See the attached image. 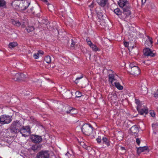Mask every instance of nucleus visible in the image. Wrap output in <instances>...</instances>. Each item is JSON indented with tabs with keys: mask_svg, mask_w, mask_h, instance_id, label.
<instances>
[{
	"mask_svg": "<svg viewBox=\"0 0 158 158\" xmlns=\"http://www.w3.org/2000/svg\"><path fill=\"white\" fill-rule=\"evenodd\" d=\"M30 139L32 142L35 143H38L42 141L41 136L36 135H30Z\"/></svg>",
	"mask_w": 158,
	"mask_h": 158,
	"instance_id": "obj_8",
	"label": "nucleus"
},
{
	"mask_svg": "<svg viewBox=\"0 0 158 158\" xmlns=\"http://www.w3.org/2000/svg\"><path fill=\"white\" fill-rule=\"evenodd\" d=\"M113 84L119 90H122L123 89V87L118 82H114Z\"/></svg>",
	"mask_w": 158,
	"mask_h": 158,
	"instance_id": "obj_26",
	"label": "nucleus"
},
{
	"mask_svg": "<svg viewBox=\"0 0 158 158\" xmlns=\"http://www.w3.org/2000/svg\"><path fill=\"white\" fill-rule=\"evenodd\" d=\"M92 50L94 52L100 51V49L95 45L93 44L90 47Z\"/></svg>",
	"mask_w": 158,
	"mask_h": 158,
	"instance_id": "obj_31",
	"label": "nucleus"
},
{
	"mask_svg": "<svg viewBox=\"0 0 158 158\" xmlns=\"http://www.w3.org/2000/svg\"><path fill=\"white\" fill-rule=\"evenodd\" d=\"M6 2L4 0H0V7L6 8Z\"/></svg>",
	"mask_w": 158,
	"mask_h": 158,
	"instance_id": "obj_27",
	"label": "nucleus"
},
{
	"mask_svg": "<svg viewBox=\"0 0 158 158\" xmlns=\"http://www.w3.org/2000/svg\"><path fill=\"white\" fill-rule=\"evenodd\" d=\"M44 54V52L43 51L40 50L38 51L37 53H34L33 55V57L35 59H38L40 56H41Z\"/></svg>",
	"mask_w": 158,
	"mask_h": 158,
	"instance_id": "obj_15",
	"label": "nucleus"
},
{
	"mask_svg": "<svg viewBox=\"0 0 158 158\" xmlns=\"http://www.w3.org/2000/svg\"><path fill=\"white\" fill-rule=\"evenodd\" d=\"M142 5H143L145 3L146 0H141Z\"/></svg>",
	"mask_w": 158,
	"mask_h": 158,
	"instance_id": "obj_49",
	"label": "nucleus"
},
{
	"mask_svg": "<svg viewBox=\"0 0 158 158\" xmlns=\"http://www.w3.org/2000/svg\"><path fill=\"white\" fill-rule=\"evenodd\" d=\"M69 94H71V96H70V97H69V96H68V98H71V96H72V92H69Z\"/></svg>",
	"mask_w": 158,
	"mask_h": 158,
	"instance_id": "obj_53",
	"label": "nucleus"
},
{
	"mask_svg": "<svg viewBox=\"0 0 158 158\" xmlns=\"http://www.w3.org/2000/svg\"><path fill=\"white\" fill-rule=\"evenodd\" d=\"M11 22L13 25H15L17 27H19L21 24L20 22L17 20H15L13 19H11Z\"/></svg>",
	"mask_w": 158,
	"mask_h": 158,
	"instance_id": "obj_25",
	"label": "nucleus"
},
{
	"mask_svg": "<svg viewBox=\"0 0 158 158\" xmlns=\"http://www.w3.org/2000/svg\"><path fill=\"white\" fill-rule=\"evenodd\" d=\"M158 127V123H156L154 124H152V127L153 129H156L157 127Z\"/></svg>",
	"mask_w": 158,
	"mask_h": 158,
	"instance_id": "obj_39",
	"label": "nucleus"
},
{
	"mask_svg": "<svg viewBox=\"0 0 158 158\" xmlns=\"http://www.w3.org/2000/svg\"><path fill=\"white\" fill-rule=\"evenodd\" d=\"M65 109V111L67 114H77V112L76 109L69 106L66 107Z\"/></svg>",
	"mask_w": 158,
	"mask_h": 158,
	"instance_id": "obj_11",
	"label": "nucleus"
},
{
	"mask_svg": "<svg viewBox=\"0 0 158 158\" xmlns=\"http://www.w3.org/2000/svg\"><path fill=\"white\" fill-rule=\"evenodd\" d=\"M38 158H48L49 154L48 151H41L38 154Z\"/></svg>",
	"mask_w": 158,
	"mask_h": 158,
	"instance_id": "obj_9",
	"label": "nucleus"
},
{
	"mask_svg": "<svg viewBox=\"0 0 158 158\" xmlns=\"http://www.w3.org/2000/svg\"><path fill=\"white\" fill-rule=\"evenodd\" d=\"M89 6L91 8L93 7H94L93 3L92 2L90 5H89Z\"/></svg>",
	"mask_w": 158,
	"mask_h": 158,
	"instance_id": "obj_52",
	"label": "nucleus"
},
{
	"mask_svg": "<svg viewBox=\"0 0 158 158\" xmlns=\"http://www.w3.org/2000/svg\"><path fill=\"white\" fill-rule=\"evenodd\" d=\"M124 44L125 47H128L129 43L128 42H124Z\"/></svg>",
	"mask_w": 158,
	"mask_h": 158,
	"instance_id": "obj_43",
	"label": "nucleus"
},
{
	"mask_svg": "<svg viewBox=\"0 0 158 158\" xmlns=\"http://www.w3.org/2000/svg\"><path fill=\"white\" fill-rule=\"evenodd\" d=\"M117 95L115 93L109 94L108 98L109 100L112 102H114L117 98Z\"/></svg>",
	"mask_w": 158,
	"mask_h": 158,
	"instance_id": "obj_14",
	"label": "nucleus"
},
{
	"mask_svg": "<svg viewBox=\"0 0 158 158\" xmlns=\"http://www.w3.org/2000/svg\"><path fill=\"white\" fill-rule=\"evenodd\" d=\"M12 120V116L5 114L3 115L0 117V124L3 125L8 124L10 123Z\"/></svg>",
	"mask_w": 158,
	"mask_h": 158,
	"instance_id": "obj_3",
	"label": "nucleus"
},
{
	"mask_svg": "<svg viewBox=\"0 0 158 158\" xmlns=\"http://www.w3.org/2000/svg\"><path fill=\"white\" fill-rule=\"evenodd\" d=\"M28 28H26V29H25V30L26 31H27V32L28 33H29L30 32V29H29V27H28Z\"/></svg>",
	"mask_w": 158,
	"mask_h": 158,
	"instance_id": "obj_45",
	"label": "nucleus"
},
{
	"mask_svg": "<svg viewBox=\"0 0 158 158\" xmlns=\"http://www.w3.org/2000/svg\"><path fill=\"white\" fill-rule=\"evenodd\" d=\"M86 41L88 45H89L90 47L92 45L94 44L89 39H86Z\"/></svg>",
	"mask_w": 158,
	"mask_h": 158,
	"instance_id": "obj_38",
	"label": "nucleus"
},
{
	"mask_svg": "<svg viewBox=\"0 0 158 158\" xmlns=\"http://www.w3.org/2000/svg\"><path fill=\"white\" fill-rule=\"evenodd\" d=\"M136 142L137 144L138 145H139V144H140V140H139V139L137 138V139H136Z\"/></svg>",
	"mask_w": 158,
	"mask_h": 158,
	"instance_id": "obj_44",
	"label": "nucleus"
},
{
	"mask_svg": "<svg viewBox=\"0 0 158 158\" xmlns=\"http://www.w3.org/2000/svg\"><path fill=\"white\" fill-rule=\"evenodd\" d=\"M158 94L155 93V94H154V96L155 97V98L158 97Z\"/></svg>",
	"mask_w": 158,
	"mask_h": 158,
	"instance_id": "obj_50",
	"label": "nucleus"
},
{
	"mask_svg": "<svg viewBox=\"0 0 158 158\" xmlns=\"http://www.w3.org/2000/svg\"><path fill=\"white\" fill-rule=\"evenodd\" d=\"M114 12L118 15H121L122 14L121 11L118 8L115 9L114 10Z\"/></svg>",
	"mask_w": 158,
	"mask_h": 158,
	"instance_id": "obj_33",
	"label": "nucleus"
},
{
	"mask_svg": "<svg viewBox=\"0 0 158 158\" xmlns=\"http://www.w3.org/2000/svg\"><path fill=\"white\" fill-rule=\"evenodd\" d=\"M30 118L32 119V118H32V117H31V118Z\"/></svg>",
	"mask_w": 158,
	"mask_h": 158,
	"instance_id": "obj_56",
	"label": "nucleus"
},
{
	"mask_svg": "<svg viewBox=\"0 0 158 158\" xmlns=\"http://www.w3.org/2000/svg\"><path fill=\"white\" fill-rule=\"evenodd\" d=\"M30 5L29 0H23L21 1L20 10H26Z\"/></svg>",
	"mask_w": 158,
	"mask_h": 158,
	"instance_id": "obj_6",
	"label": "nucleus"
},
{
	"mask_svg": "<svg viewBox=\"0 0 158 158\" xmlns=\"http://www.w3.org/2000/svg\"><path fill=\"white\" fill-rule=\"evenodd\" d=\"M17 45L18 44L17 42H13L9 43L8 46L9 48H12L17 46Z\"/></svg>",
	"mask_w": 158,
	"mask_h": 158,
	"instance_id": "obj_30",
	"label": "nucleus"
},
{
	"mask_svg": "<svg viewBox=\"0 0 158 158\" xmlns=\"http://www.w3.org/2000/svg\"><path fill=\"white\" fill-rule=\"evenodd\" d=\"M81 131L85 135H89L92 131V126L90 124H85L81 128Z\"/></svg>",
	"mask_w": 158,
	"mask_h": 158,
	"instance_id": "obj_2",
	"label": "nucleus"
},
{
	"mask_svg": "<svg viewBox=\"0 0 158 158\" xmlns=\"http://www.w3.org/2000/svg\"><path fill=\"white\" fill-rule=\"evenodd\" d=\"M41 146L39 144H35L32 146L31 149L34 151L37 150L41 148Z\"/></svg>",
	"mask_w": 158,
	"mask_h": 158,
	"instance_id": "obj_29",
	"label": "nucleus"
},
{
	"mask_svg": "<svg viewBox=\"0 0 158 158\" xmlns=\"http://www.w3.org/2000/svg\"><path fill=\"white\" fill-rule=\"evenodd\" d=\"M117 137L120 139H122L123 138V134L121 131H118L117 134Z\"/></svg>",
	"mask_w": 158,
	"mask_h": 158,
	"instance_id": "obj_34",
	"label": "nucleus"
},
{
	"mask_svg": "<svg viewBox=\"0 0 158 158\" xmlns=\"http://www.w3.org/2000/svg\"><path fill=\"white\" fill-rule=\"evenodd\" d=\"M19 81H23L27 77L26 75L22 73H19Z\"/></svg>",
	"mask_w": 158,
	"mask_h": 158,
	"instance_id": "obj_32",
	"label": "nucleus"
},
{
	"mask_svg": "<svg viewBox=\"0 0 158 158\" xmlns=\"http://www.w3.org/2000/svg\"><path fill=\"white\" fill-rule=\"evenodd\" d=\"M136 103L138 105V106H139V105L140 103L139 101L138 100H136Z\"/></svg>",
	"mask_w": 158,
	"mask_h": 158,
	"instance_id": "obj_48",
	"label": "nucleus"
},
{
	"mask_svg": "<svg viewBox=\"0 0 158 158\" xmlns=\"http://www.w3.org/2000/svg\"><path fill=\"white\" fill-rule=\"evenodd\" d=\"M102 143L103 145V148H105L104 145L108 147L110 145V141L106 137H103L102 139Z\"/></svg>",
	"mask_w": 158,
	"mask_h": 158,
	"instance_id": "obj_17",
	"label": "nucleus"
},
{
	"mask_svg": "<svg viewBox=\"0 0 158 158\" xmlns=\"http://www.w3.org/2000/svg\"><path fill=\"white\" fill-rule=\"evenodd\" d=\"M141 89L143 93H146L148 92L147 89L145 86H141Z\"/></svg>",
	"mask_w": 158,
	"mask_h": 158,
	"instance_id": "obj_35",
	"label": "nucleus"
},
{
	"mask_svg": "<svg viewBox=\"0 0 158 158\" xmlns=\"http://www.w3.org/2000/svg\"><path fill=\"white\" fill-rule=\"evenodd\" d=\"M98 17L100 19L99 21L100 22V24L102 25H105L106 23L105 22V20L103 18V15L102 14H100L98 15Z\"/></svg>",
	"mask_w": 158,
	"mask_h": 158,
	"instance_id": "obj_20",
	"label": "nucleus"
},
{
	"mask_svg": "<svg viewBox=\"0 0 158 158\" xmlns=\"http://www.w3.org/2000/svg\"><path fill=\"white\" fill-rule=\"evenodd\" d=\"M130 67L131 68L130 72L131 74L136 76L140 73L139 69L138 67L136 66H132V64H130Z\"/></svg>",
	"mask_w": 158,
	"mask_h": 158,
	"instance_id": "obj_4",
	"label": "nucleus"
},
{
	"mask_svg": "<svg viewBox=\"0 0 158 158\" xmlns=\"http://www.w3.org/2000/svg\"><path fill=\"white\" fill-rule=\"evenodd\" d=\"M83 77V75L82 74H81V76L79 77H77L76 78L75 81V82L76 84H77V83L78 82V80H80V79H81Z\"/></svg>",
	"mask_w": 158,
	"mask_h": 158,
	"instance_id": "obj_37",
	"label": "nucleus"
},
{
	"mask_svg": "<svg viewBox=\"0 0 158 158\" xmlns=\"http://www.w3.org/2000/svg\"><path fill=\"white\" fill-rule=\"evenodd\" d=\"M34 30V28L33 27H30V31H33Z\"/></svg>",
	"mask_w": 158,
	"mask_h": 158,
	"instance_id": "obj_47",
	"label": "nucleus"
},
{
	"mask_svg": "<svg viewBox=\"0 0 158 158\" xmlns=\"http://www.w3.org/2000/svg\"><path fill=\"white\" fill-rule=\"evenodd\" d=\"M137 109L139 114L141 115H143L144 114H146L148 113V110L146 107H144L140 109L139 106H137Z\"/></svg>",
	"mask_w": 158,
	"mask_h": 158,
	"instance_id": "obj_13",
	"label": "nucleus"
},
{
	"mask_svg": "<svg viewBox=\"0 0 158 158\" xmlns=\"http://www.w3.org/2000/svg\"><path fill=\"white\" fill-rule=\"evenodd\" d=\"M148 150V148L146 146L143 147H140L137 148V152L138 154L139 155L141 152H144L146 150Z\"/></svg>",
	"mask_w": 158,
	"mask_h": 158,
	"instance_id": "obj_19",
	"label": "nucleus"
},
{
	"mask_svg": "<svg viewBox=\"0 0 158 158\" xmlns=\"http://www.w3.org/2000/svg\"><path fill=\"white\" fill-rule=\"evenodd\" d=\"M107 1V0H98V3L101 6L104 7L106 4Z\"/></svg>",
	"mask_w": 158,
	"mask_h": 158,
	"instance_id": "obj_23",
	"label": "nucleus"
},
{
	"mask_svg": "<svg viewBox=\"0 0 158 158\" xmlns=\"http://www.w3.org/2000/svg\"><path fill=\"white\" fill-rule=\"evenodd\" d=\"M67 110H68V111H69V109H67Z\"/></svg>",
	"mask_w": 158,
	"mask_h": 158,
	"instance_id": "obj_57",
	"label": "nucleus"
},
{
	"mask_svg": "<svg viewBox=\"0 0 158 158\" xmlns=\"http://www.w3.org/2000/svg\"><path fill=\"white\" fill-rule=\"evenodd\" d=\"M119 6L123 8V13L122 17L124 20L127 21L130 18L131 12L130 10L131 8L127 0H119L118 2Z\"/></svg>",
	"mask_w": 158,
	"mask_h": 158,
	"instance_id": "obj_1",
	"label": "nucleus"
},
{
	"mask_svg": "<svg viewBox=\"0 0 158 158\" xmlns=\"http://www.w3.org/2000/svg\"><path fill=\"white\" fill-rule=\"evenodd\" d=\"M42 1L44 2H48L47 0H42Z\"/></svg>",
	"mask_w": 158,
	"mask_h": 158,
	"instance_id": "obj_54",
	"label": "nucleus"
},
{
	"mask_svg": "<svg viewBox=\"0 0 158 158\" xmlns=\"http://www.w3.org/2000/svg\"><path fill=\"white\" fill-rule=\"evenodd\" d=\"M157 44H158V40H157Z\"/></svg>",
	"mask_w": 158,
	"mask_h": 158,
	"instance_id": "obj_58",
	"label": "nucleus"
},
{
	"mask_svg": "<svg viewBox=\"0 0 158 158\" xmlns=\"http://www.w3.org/2000/svg\"><path fill=\"white\" fill-rule=\"evenodd\" d=\"M150 114H151V116L152 117H154L155 115V113L153 111H152L150 112Z\"/></svg>",
	"mask_w": 158,
	"mask_h": 158,
	"instance_id": "obj_40",
	"label": "nucleus"
},
{
	"mask_svg": "<svg viewBox=\"0 0 158 158\" xmlns=\"http://www.w3.org/2000/svg\"><path fill=\"white\" fill-rule=\"evenodd\" d=\"M20 4L21 1L17 0L13 2L12 4H13L14 5V6H15L16 9H17L20 10Z\"/></svg>",
	"mask_w": 158,
	"mask_h": 158,
	"instance_id": "obj_18",
	"label": "nucleus"
},
{
	"mask_svg": "<svg viewBox=\"0 0 158 158\" xmlns=\"http://www.w3.org/2000/svg\"><path fill=\"white\" fill-rule=\"evenodd\" d=\"M130 64H132V66H134L133 65V63H132Z\"/></svg>",
	"mask_w": 158,
	"mask_h": 158,
	"instance_id": "obj_55",
	"label": "nucleus"
},
{
	"mask_svg": "<svg viewBox=\"0 0 158 158\" xmlns=\"http://www.w3.org/2000/svg\"><path fill=\"white\" fill-rule=\"evenodd\" d=\"M44 60L48 64H50L51 62V57L49 56H45L44 59Z\"/></svg>",
	"mask_w": 158,
	"mask_h": 158,
	"instance_id": "obj_28",
	"label": "nucleus"
},
{
	"mask_svg": "<svg viewBox=\"0 0 158 158\" xmlns=\"http://www.w3.org/2000/svg\"><path fill=\"white\" fill-rule=\"evenodd\" d=\"M149 6H150V7L152 8H153L154 7H155V6L153 4H152V3L151 4H150V5H149Z\"/></svg>",
	"mask_w": 158,
	"mask_h": 158,
	"instance_id": "obj_46",
	"label": "nucleus"
},
{
	"mask_svg": "<svg viewBox=\"0 0 158 158\" xmlns=\"http://www.w3.org/2000/svg\"><path fill=\"white\" fill-rule=\"evenodd\" d=\"M148 39L145 42V45L146 46L148 47H152V44L153 41H152V38L148 37Z\"/></svg>",
	"mask_w": 158,
	"mask_h": 158,
	"instance_id": "obj_16",
	"label": "nucleus"
},
{
	"mask_svg": "<svg viewBox=\"0 0 158 158\" xmlns=\"http://www.w3.org/2000/svg\"><path fill=\"white\" fill-rule=\"evenodd\" d=\"M154 133H155V134H156V132H154Z\"/></svg>",
	"mask_w": 158,
	"mask_h": 158,
	"instance_id": "obj_59",
	"label": "nucleus"
},
{
	"mask_svg": "<svg viewBox=\"0 0 158 158\" xmlns=\"http://www.w3.org/2000/svg\"><path fill=\"white\" fill-rule=\"evenodd\" d=\"M121 149L122 150H124L125 151V148L124 147H121Z\"/></svg>",
	"mask_w": 158,
	"mask_h": 158,
	"instance_id": "obj_51",
	"label": "nucleus"
},
{
	"mask_svg": "<svg viewBox=\"0 0 158 158\" xmlns=\"http://www.w3.org/2000/svg\"><path fill=\"white\" fill-rule=\"evenodd\" d=\"M9 129L11 133H17L18 131L19 130L17 126V123L15 122H13L11 124Z\"/></svg>",
	"mask_w": 158,
	"mask_h": 158,
	"instance_id": "obj_7",
	"label": "nucleus"
},
{
	"mask_svg": "<svg viewBox=\"0 0 158 158\" xmlns=\"http://www.w3.org/2000/svg\"><path fill=\"white\" fill-rule=\"evenodd\" d=\"M11 78L14 81H19V73H17L15 71H12L11 72Z\"/></svg>",
	"mask_w": 158,
	"mask_h": 158,
	"instance_id": "obj_12",
	"label": "nucleus"
},
{
	"mask_svg": "<svg viewBox=\"0 0 158 158\" xmlns=\"http://www.w3.org/2000/svg\"><path fill=\"white\" fill-rule=\"evenodd\" d=\"M20 133L23 136H28L30 134V127L28 126L23 127L20 131Z\"/></svg>",
	"mask_w": 158,
	"mask_h": 158,
	"instance_id": "obj_5",
	"label": "nucleus"
},
{
	"mask_svg": "<svg viewBox=\"0 0 158 158\" xmlns=\"http://www.w3.org/2000/svg\"><path fill=\"white\" fill-rule=\"evenodd\" d=\"M108 77L109 81L111 83L112 85H114L113 82L115 80L114 75L112 74H109Z\"/></svg>",
	"mask_w": 158,
	"mask_h": 158,
	"instance_id": "obj_21",
	"label": "nucleus"
},
{
	"mask_svg": "<svg viewBox=\"0 0 158 158\" xmlns=\"http://www.w3.org/2000/svg\"><path fill=\"white\" fill-rule=\"evenodd\" d=\"M75 94L76 97L77 98L80 97L82 96L81 93L79 91H76Z\"/></svg>",
	"mask_w": 158,
	"mask_h": 158,
	"instance_id": "obj_36",
	"label": "nucleus"
},
{
	"mask_svg": "<svg viewBox=\"0 0 158 158\" xmlns=\"http://www.w3.org/2000/svg\"><path fill=\"white\" fill-rule=\"evenodd\" d=\"M30 10H31L30 11L32 12V14L34 15L37 17H39L40 16V14L39 12H38L40 11V10L37 11V10L35 9L34 11H33L34 10L33 8H31Z\"/></svg>",
	"mask_w": 158,
	"mask_h": 158,
	"instance_id": "obj_24",
	"label": "nucleus"
},
{
	"mask_svg": "<svg viewBox=\"0 0 158 158\" xmlns=\"http://www.w3.org/2000/svg\"><path fill=\"white\" fill-rule=\"evenodd\" d=\"M96 140H97V142L98 143H101V141H102L101 139V138H97L96 139Z\"/></svg>",
	"mask_w": 158,
	"mask_h": 158,
	"instance_id": "obj_41",
	"label": "nucleus"
},
{
	"mask_svg": "<svg viewBox=\"0 0 158 158\" xmlns=\"http://www.w3.org/2000/svg\"><path fill=\"white\" fill-rule=\"evenodd\" d=\"M71 41H72V43H71V46L73 47L74 46L75 44V42H74L73 41V39H72L71 40Z\"/></svg>",
	"mask_w": 158,
	"mask_h": 158,
	"instance_id": "obj_42",
	"label": "nucleus"
},
{
	"mask_svg": "<svg viewBox=\"0 0 158 158\" xmlns=\"http://www.w3.org/2000/svg\"><path fill=\"white\" fill-rule=\"evenodd\" d=\"M131 131L133 133H137L139 131V129L137 127L135 126H134L130 128Z\"/></svg>",
	"mask_w": 158,
	"mask_h": 158,
	"instance_id": "obj_22",
	"label": "nucleus"
},
{
	"mask_svg": "<svg viewBox=\"0 0 158 158\" xmlns=\"http://www.w3.org/2000/svg\"><path fill=\"white\" fill-rule=\"evenodd\" d=\"M143 52L144 55L146 56L154 57L155 56V53L148 48H146L144 49Z\"/></svg>",
	"mask_w": 158,
	"mask_h": 158,
	"instance_id": "obj_10",
	"label": "nucleus"
}]
</instances>
